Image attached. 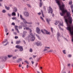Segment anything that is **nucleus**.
<instances>
[{"label":"nucleus","instance_id":"1","mask_svg":"<svg viewBox=\"0 0 73 73\" xmlns=\"http://www.w3.org/2000/svg\"><path fill=\"white\" fill-rule=\"evenodd\" d=\"M56 3L58 4L60 9L61 10L62 13H60V15L62 16L65 13L67 12V10H64V5L63 4L62 5H61L60 1H58V0H55Z\"/></svg>","mask_w":73,"mask_h":73},{"label":"nucleus","instance_id":"2","mask_svg":"<svg viewBox=\"0 0 73 73\" xmlns=\"http://www.w3.org/2000/svg\"><path fill=\"white\" fill-rule=\"evenodd\" d=\"M29 37L31 39V41H33L35 40V36L33 35L32 33L30 34Z\"/></svg>","mask_w":73,"mask_h":73},{"label":"nucleus","instance_id":"3","mask_svg":"<svg viewBox=\"0 0 73 73\" xmlns=\"http://www.w3.org/2000/svg\"><path fill=\"white\" fill-rule=\"evenodd\" d=\"M16 47L18 49H20V51H23V48L22 46H21L19 45H17L16 46Z\"/></svg>","mask_w":73,"mask_h":73},{"label":"nucleus","instance_id":"4","mask_svg":"<svg viewBox=\"0 0 73 73\" xmlns=\"http://www.w3.org/2000/svg\"><path fill=\"white\" fill-rule=\"evenodd\" d=\"M49 9L48 10V13H51V14H52L53 13V9L51 8V7L50 6L48 7Z\"/></svg>","mask_w":73,"mask_h":73},{"label":"nucleus","instance_id":"5","mask_svg":"<svg viewBox=\"0 0 73 73\" xmlns=\"http://www.w3.org/2000/svg\"><path fill=\"white\" fill-rule=\"evenodd\" d=\"M36 33L38 34H40L41 33V31H40V29L39 28V27H37L36 28Z\"/></svg>","mask_w":73,"mask_h":73},{"label":"nucleus","instance_id":"6","mask_svg":"<svg viewBox=\"0 0 73 73\" xmlns=\"http://www.w3.org/2000/svg\"><path fill=\"white\" fill-rule=\"evenodd\" d=\"M23 14L26 17H28V16H29V13L28 12H24L23 13Z\"/></svg>","mask_w":73,"mask_h":73},{"label":"nucleus","instance_id":"7","mask_svg":"<svg viewBox=\"0 0 73 73\" xmlns=\"http://www.w3.org/2000/svg\"><path fill=\"white\" fill-rule=\"evenodd\" d=\"M36 44L37 46H41L42 45V44L40 42L38 41L36 43Z\"/></svg>","mask_w":73,"mask_h":73},{"label":"nucleus","instance_id":"8","mask_svg":"<svg viewBox=\"0 0 73 73\" xmlns=\"http://www.w3.org/2000/svg\"><path fill=\"white\" fill-rule=\"evenodd\" d=\"M23 22H24V23H25V24H32V23L27 22L25 19H23Z\"/></svg>","mask_w":73,"mask_h":73},{"label":"nucleus","instance_id":"9","mask_svg":"<svg viewBox=\"0 0 73 73\" xmlns=\"http://www.w3.org/2000/svg\"><path fill=\"white\" fill-rule=\"evenodd\" d=\"M61 26H63V22H62V24H60V25H58V26L59 28V29H60V30H63V29H62L61 28Z\"/></svg>","mask_w":73,"mask_h":73},{"label":"nucleus","instance_id":"10","mask_svg":"<svg viewBox=\"0 0 73 73\" xmlns=\"http://www.w3.org/2000/svg\"><path fill=\"white\" fill-rule=\"evenodd\" d=\"M27 33V32L26 31H25L23 32V34L22 37H25V34Z\"/></svg>","mask_w":73,"mask_h":73},{"label":"nucleus","instance_id":"11","mask_svg":"<svg viewBox=\"0 0 73 73\" xmlns=\"http://www.w3.org/2000/svg\"><path fill=\"white\" fill-rule=\"evenodd\" d=\"M44 31H45L47 35H50V32H49L48 31H46L45 29H44Z\"/></svg>","mask_w":73,"mask_h":73},{"label":"nucleus","instance_id":"12","mask_svg":"<svg viewBox=\"0 0 73 73\" xmlns=\"http://www.w3.org/2000/svg\"><path fill=\"white\" fill-rule=\"evenodd\" d=\"M39 0L40 2V7H42V4H43V3H42V0Z\"/></svg>","mask_w":73,"mask_h":73},{"label":"nucleus","instance_id":"13","mask_svg":"<svg viewBox=\"0 0 73 73\" xmlns=\"http://www.w3.org/2000/svg\"><path fill=\"white\" fill-rule=\"evenodd\" d=\"M15 30H17V33H19V31L18 29H17V26H15Z\"/></svg>","mask_w":73,"mask_h":73},{"label":"nucleus","instance_id":"14","mask_svg":"<svg viewBox=\"0 0 73 73\" xmlns=\"http://www.w3.org/2000/svg\"><path fill=\"white\" fill-rule=\"evenodd\" d=\"M66 15L67 17H69V16H70V13L69 12H67L66 13Z\"/></svg>","mask_w":73,"mask_h":73},{"label":"nucleus","instance_id":"15","mask_svg":"<svg viewBox=\"0 0 73 73\" xmlns=\"http://www.w3.org/2000/svg\"><path fill=\"white\" fill-rule=\"evenodd\" d=\"M12 16H16V13L15 12H13L12 14Z\"/></svg>","mask_w":73,"mask_h":73},{"label":"nucleus","instance_id":"16","mask_svg":"<svg viewBox=\"0 0 73 73\" xmlns=\"http://www.w3.org/2000/svg\"><path fill=\"white\" fill-rule=\"evenodd\" d=\"M8 41V40L7 39H5L4 41H3L2 42V44H4V43H5V42H7Z\"/></svg>","mask_w":73,"mask_h":73},{"label":"nucleus","instance_id":"17","mask_svg":"<svg viewBox=\"0 0 73 73\" xmlns=\"http://www.w3.org/2000/svg\"><path fill=\"white\" fill-rule=\"evenodd\" d=\"M22 60V58H20L18 60H17V62H19V61H21Z\"/></svg>","mask_w":73,"mask_h":73},{"label":"nucleus","instance_id":"18","mask_svg":"<svg viewBox=\"0 0 73 73\" xmlns=\"http://www.w3.org/2000/svg\"><path fill=\"white\" fill-rule=\"evenodd\" d=\"M46 20L47 22H48V24H49V21H50V19H46Z\"/></svg>","mask_w":73,"mask_h":73},{"label":"nucleus","instance_id":"19","mask_svg":"<svg viewBox=\"0 0 73 73\" xmlns=\"http://www.w3.org/2000/svg\"><path fill=\"white\" fill-rule=\"evenodd\" d=\"M5 8L7 10H9L10 8L9 7H7V6H5Z\"/></svg>","mask_w":73,"mask_h":73},{"label":"nucleus","instance_id":"20","mask_svg":"<svg viewBox=\"0 0 73 73\" xmlns=\"http://www.w3.org/2000/svg\"><path fill=\"white\" fill-rule=\"evenodd\" d=\"M57 37L58 38V37L60 36V34L59 33H57Z\"/></svg>","mask_w":73,"mask_h":73},{"label":"nucleus","instance_id":"21","mask_svg":"<svg viewBox=\"0 0 73 73\" xmlns=\"http://www.w3.org/2000/svg\"><path fill=\"white\" fill-rule=\"evenodd\" d=\"M8 57H9V58H11V57H13V55H8Z\"/></svg>","mask_w":73,"mask_h":73},{"label":"nucleus","instance_id":"22","mask_svg":"<svg viewBox=\"0 0 73 73\" xmlns=\"http://www.w3.org/2000/svg\"><path fill=\"white\" fill-rule=\"evenodd\" d=\"M20 42H21L20 41H17L16 42V43L17 44H19Z\"/></svg>","mask_w":73,"mask_h":73},{"label":"nucleus","instance_id":"23","mask_svg":"<svg viewBox=\"0 0 73 73\" xmlns=\"http://www.w3.org/2000/svg\"><path fill=\"white\" fill-rule=\"evenodd\" d=\"M55 25H57L58 24V21H55Z\"/></svg>","mask_w":73,"mask_h":73},{"label":"nucleus","instance_id":"24","mask_svg":"<svg viewBox=\"0 0 73 73\" xmlns=\"http://www.w3.org/2000/svg\"><path fill=\"white\" fill-rule=\"evenodd\" d=\"M14 10H15V12H17V8L16 7H15L14 8Z\"/></svg>","mask_w":73,"mask_h":73},{"label":"nucleus","instance_id":"25","mask_svg":"<svg viewBox=\"0 0 73 73\" xmlns=\"http://www.w3.org/2000/svg\"><path fill=\"white\" fill-rule=\"evenodd\" d=\"M17 19V18H16V17H13L12 18V20H16Z\"/></svg>","mask_w":73,"mask_h":73},{"label":"nucleus","instance_id":"26","mask_svg":"<svg viewBox=\"0 0 73 73\" xmlns=\"http://www.w3.org/2000/svg\"><path fill=\"white\" fill-rule=\"evenodd\" d=\"M36 37H38V39H40V37H39V36H38V35L36 34Z\"/></svg>","mask_w":73,"mask_h":73},{"label":"nucleus","instance_id":"27","mask_svg":"<svg viewBox=\"0 0 73 73\" xmlns=\"http://www.w3.org/2000/svg\"><path fill=\"white\" fill-rule=\"evenodd\" d=\"M25 29L26 30H30V29L29 28V27H26Z\"/></svg>","mask_w":73,"mask_h":73},{"label":"nucleus","instance_id":"28","mask_svg":"<svg viewBox=\"0 0 73 73\" xmlns=\"http://www.w3.org/2000/svg\"><path fill=\"white\" fill-rule=\"evenodd\" d=\"M25 62H26V63H27V64H29V62L28 61L26 60L25 61Z\"/></svg>","mask_w":73,"mask_h":73},{"label":"nucleus","instance_id":"29","mask_svg":"<svg viewBox=\"0 0 73 73\" xmlns=\"http://www.w3.org/2000/svg\"><path fill=\"white\" fill-rule=\"evenodd\" d=\"M2 12L3 13H5V12H7V11H6V10H3Z\"/></svg>","mask_w":73,"mask_h":73},{"label":"nucleus","instance_id":"30","mask_svg":"<svg viewBox=\"0 0 73 73\" xmlns=\"http://www.w3.org/2000/svg\"><path fill=\"white\" fill-rule=\"evenodd\" d=\"M27 6H28V7L31 8V6L29 4H27Z\"/></svg>","mask_w":73,"mask_h":73},{"label":"nucleus","instance_id":"31","mask_svg":"<svg viewBox=\"0 0 73 73\" xmlns=\"http://www.w3.org/2000/svg\"><path fill=\"white\" fill-rule=\"evenodd\" d=\"M16 56H13V60H15V59H16Z\"/></svg>","mask_w":73,"mask_h":73},{"label":"nucleus","instance_id":"32","mask_svg":"<svg viewBox=\"0 0 73 73\" xmlns=\"http://www.w3.org/2000/svg\"><path fill=\"white\" fill-rule=\"evenodd\" d=\"M20 16L21 19H22V20H23V19H24L23 18V17L22 16V15H20Z\"/></svg>","mask_w":73,"mask_h":73},{"label":"nucleus","instance_id":"33","mask_svg":"<svg viewBox=\"0 0 73 73\" xmlns=\"http://www.w3.org/2000/svg\"><path fill=\"white\" fill-rule=\"evenodd\" d=\"M5 60H3V61H6V60L7 59V57H5Z\"/></svg>","mask_w":73,"mask_h":73},{"label":"nucleus","instance_id":"34","mask_svg":"<svg viewBox=\"0 0 73 73\" xmlns=\"http://www.w3.org/2000/svg\"><path fill=\"white\" fill-rule=\"evenodd\" d=\"M8 42H7L5 44H4V46H5L7 45V44H8Z\"/></svg>","mask_w":73,"mask_h":73},{"label":"nucleus","instance_id":"35","mask_svg":"<svg viewBox=\"0 0 73 73\" xmlns=\"http://www.w3.org/2000/svg\"><path fill=\"white\" fill-rule=\"evenodd\" d=\"M5 32L6 33H7V32H8V30H7V29H5Z\"/></svg>","mask_w":73,"mask_h":73},{"label":"nucleus","instance_id":"36","mask_svg":"<svg viewBox=\"0 0 73 73\" xmlns=\"http://www.w3.org/2000/svg\"><path fill=\"white\" fill-rule=\"evenodd\" d=\"M63 53H64V54H66V52L65 50H63Z\"/></svg>","mask_w":73,"mask_h":73},{"label":"nucleus","instance_id":"37","mask_svg":"<svg viewBox=\"0 0 73 73\" xmlns=\"http://www.w3.org/2000/svg\"><path fill=\"white\" fill-rule=\"evenodd\" d=\"M45 48H46V49H50V47H49L46 46L45 47Z\"/></svg>","mask_w":73,"mask_h":73},{"label":"nucleus","instance_id":"38","mask_svg":"<svg viewBox=\"0 0 73 73\" xmlns=\"http://www.w3.org/2000/svg\"><path fill=\"white\" fill-rule=\"evenodd\" d=\"M69 4H70V5H71V4H72V1H71L70 2H69Z\"/></svg>","mask_w":73,"mask_h":73},{"label":"nucleus","instance_id":"39","mask_svg":"<svg viewBox=\"0 0 73 73\" xmlns=\"http://www.w3.org/2000/svg\"><path fill=\"white\" fill-rule=\"evenodd\" d=\"M41 31L42 33H43V34H44V33H44V32L43 30L42 29L41 30Z\"/></svg>","mask_w":73,"mask_h":73},{"label":"nucleus","instance_id":"40","mask_svg":"<svg viewBox=\"0 0 73 73\" xmlns=\"http://www.w3.org/2000/svg\"><path fill=\"white\" fill-rule=\"evenodd\" d=\"M40 18L43 21H44V19H43V18L42 17H40Z\"/></svg>","mask_w":73,"mask_h":73},{"label":"nucleus","instance_id":"41","mask_svg":"<svg viewBox=\"0 0 73 73\" xmlns=\"http://www.w3.org/2000/svg\"><path fill=\"white\" fill-rule=\"evenodd\" d=\"M32 51H33V50L32 49V48L30 49V52H32Z\"/></svg>","mask_w":73,"mask_h":73},{"label":"nucleus","instance_id":"42","mask_svg":"<svg viewBox=\"0 0 73 73\" xmlns=\"http://www.w3.org/2000/svg\"><path fill=\"white\" fill-rule=\"evenodd\" d=\"M18 38V36H15V39H17V38Z\"/></svg>","mask_w":73,"mask_h":73},{"label":"nucleus","instance_id":"43","mask_svg":"<svg viewBox=\"0 0 73 73\" xmlns=\"http://www.w3.org/2000/svg\"><path fill=\"white\" fill-rule=\"evenodd\" d=\"M12 25H15V23H12Z\"/></svg>","mask_w":73,"mask_h":73},{"label":"nucleus","instance_id":"44","mask_svg":"<svg viewBox=\"0 0 73 73\" xmlns=\"http://www.w3.org/2000/svg\"><path fill=\"white\" fill-rule=\"evenodd\" d=\"M51 30L52 32H53V29L52 28H51Z\"/></svg>","mask_w":73,"mask_h":73},{"label":"nucleus","instance_id":"45","mask_svg":"<svg viewBox=\"0 0 73 73\" xmlns=\"http://www.w3.org/2000/svg\"><path fill=\"white\" fill-rule=\"evenodd\" d=\"M8 16L10 17H11V14H9V13H8Z\"/></svg>","mask_w":73,"mask_h":73},{"label":"nucleus","instance_id":"46","mask_svg":"<svg viewBox=\"0 0 73 73\" xmlns=\"http://www.w3.org/2000/svg\"><path fill=\"white\" fill-rule=\"evenodd\" d=\"M19 28H20V29H21V28H22V26H19Z\"/></svg>","mask_w":73,"mask_h":73},{"label":"nucleus","instance_id":"47","mask_svg":"<svg viewBox=\"0 0 73 73\" xmlns=\"http://www.w3.org/2000/svg\"><path fill=\"white\" fill-rule=\"evenodd\" d=\"M34 62H33V61H31V63H32V64H33H33H34Z\"/></svg>","mask_w":73,"mask_h":73},{"label":"nucleus","instance_id":"48","mask_svg":"<svg viewBox=\"0 0 73 73\" xmlns=\"http://www.w3.org/2000/svg\"><path fill=\"white\" fill-rule=\"evenodd\" d=\"M13 33L15 35H17V33L16 32H14Z\"/></svg>","mask_w":73,"mask_h":73},{"label":"nucleus","instance_id":"49","mask_svg":"<svg viewBox=\"0 0 73 73\" xmlns=\"http://www.w3.org/2000/svg\"><path fill=\"white\" fill-rule=\"evenodd\" d=\"M69 57H71L72 55H69L68 56Z\"/></svg>","mask_w":73,"mask_h":73},{"label":"nucleus","instance_id":"50","mask_svg":"<svg viewBox=\"0 0 73 73\" xmlns=\"http://www.w3.org/2000/svg\"><path fill=\"white\" fill-rule=\"evenodd\" d=\"M28 67H29V66L28 65H27L26 68H28Z\"/></svg>","mask_w":73,"mask_h":73},{"label":"nucleus","instance_id":"51","mask_svg":"<svg viewBox=\"0 0 73 73\" xmlns=\"http://www.w3.org/2000/svg\"><path fill=\"white\" fill-rule=\"evenodd\" d=\"M42 16L43 17H44V14H42Z\"/></svg>","mask_w":73,"mask_h":73},{"label":"nucleus","instance_id":"52","mask_svg":"<svg viewBox=\"0 0 73 73\" xmlns=\"http://www.w3.org/2000/svg\"><path fill=\"white\" fill-rule=\"evenodd\" d=\"M30 32L31 33L32 32V30L30 29Z\"/></svg>","mask_w":73,"mask_h":73},{"label":"nucleus","instance_id":"53","mask_svg":"<svg viewBox=\"0 0 73 73\" xmlns=\"http://www.w3.org/2000/svg\"><path fill=\"white\" fill-rule=\"evenodd\" d=\"M41 13H42V14L43 13V11H42V10H41Z\"/></svg>","mask_w":73,"mask_h":73},{"label":"nucleus","instance_id":"54","mask_svg":"<svg viewBox=\"0 0 73 73\" xmlns=\"http://www.w3.org/2000/svg\"><path fill=\"white\" fill-rule=\"evenodd\" d=\"M49 52H53V50H50V51H49Z\"/></svg>","mask_w":73,"mask_h":73},{"label":"nucleus","instance_id":"55","mask_svg":"<svg viewBox=\"0 0 73 73\" xmlns=\"http://www.w3.org/2000/svg\"><path fill=\"white\" fill-rule=\"evenodd\" d=\"M38 15H41V13H38Z\"/></svg>","mask_w":73,"mask_h":73},{"label":"nucleus","instance_id":"56","mask_svg":"<svg viewBox=\"0 0 73 73\" xmlns=\"http://www.w3.org/2000/svg\"><path fill=\"white\" fill-rule=\"evenodd\" d=\"M36 56H35V55H33V57H34V58L36 57Z\"/></svg>","mask_w":73,"mask_h":73},{"label":"nucleus","instance_id":"57","mask_svg":"<svg viewBox=\"0 0 73 73\" xmlns=\"http://www.w3.org/2000/svg\"><path fill=\"white\" fill-rule=\"evenodd\" d=\"M57 39H58V41H60V39H59V38H58V37H57Z\"/></svg>","mask_w":73,"mask_h":73},{"label":"nucleus","instance_id":"58","mask_svg":"<svg viewBox=\"0 0 73 73\" xmlns=\"http://www.w3.org/2000/svg\"><path fill=\"white\" fill-rule=\"evenodd\" d=\"M46 50H47L46 49V48L44 50V51H46Z\"/></svg>","mask_w":73,"mask_h":73},{"label":"nucleus","instance_id":"59","mask_svg":"<svg viewBox=\"0 0 73 73\" xmlns=\"http://www.w3.org/2000/svg\"><path fill=\"white\" fill-rule=\"evenodd\" d=\"M71 8H73V6L72 5H71Z\"/></svg>","mask_w":73,"mask_h":73},{"label":"nucleus","instance_id":"60","mask_svg":"<svg viewBox=\"0 0 73 73\" xmlns=\"http://www.w3.org/2000/svg\"><path fill=\"white\" fill-rule=\"evenodd\" d=\"M70 64H68V66H70Z\"/></svg>","mask_w":73,"mask_h":73},{"label":"nucleus","instance_id":"61","mask_svg":"<svg viewBox=\"0 0 73 73\" xmlns=\"http://www.w3.org/2000/svg\"><path fill=\"white\" fill-rule=\"evenodd\" d=\"M21 66H22L21 65V64H19V67H21Z\"/></svg>","mask_w":73,"mask_h":73},{"label":"nucleus","instance_id":"62","mask_svg":"<svg viewBox=\"0 0 73 73\" xmlns=\"http://www.w3.org/2000/svg\"><path fill=\"white\" fill-rule=\"evenodd\" d=\"M9 35V33H8L6 34V35Z\"/></svg>","mask_w":73,"mask_h":73},{"label":"nucleus","instance_id":"63","mask_svg":"<svg viewBox=\"0 0 73 73\" xmlns=\"http://www.w3.org/2000/svg\"><path fill=\"white\" fill-rule=\"evenodd\" d=\"M72 13H73V9H72Z\"/></svg>","mask_w":73,"mask_h":73},{"label":"nucleus","instance_id":"64","mask_svg":"<svg viewBox=\"0 0 73 73\" xmlns=\"http://www.w3.org/2000/svg\"><path fill=\"white\" fill-rule=\"evenodd\" d=\"M37 73H40V72L38 71H37Z\"/></svg>","mask_w":73,"mask_h":73}]
</instances>
